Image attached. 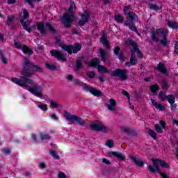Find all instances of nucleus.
Segmentation results:
<instances>
[{
  "mask_svg": "<svg viewBox=\"0 0 178 178\" xmlns=\"http://www.w3.org/2000/svg\"><path fill=\"white\" fill-rule=\"evenodd\" d=\"M30 69L31 68H29L27 65H24V61L23 67L20 72L22 76H19V79L11 78V81L19 87H25L26 88H28L29 84L31 85V87L32 88H29L28 91L32 93L33 95L41 98L42 97V92L38 90V84L33 79H31V77H33L34 72L30 70Z\"/></svg>",
  "mask_w": 178,
  "mask_h": 178,
  "instance_id": "obj_1",
  "label": "nucleus"
},
{
  "mask_svg": "<svg viewBox=\"0 0 178 178\" xmlns=\"http://www.w3.org/2000/svg\"><path fill=\"white\" fill-rule=\"evenodd\" d=\"M169 35V29L165 28H159L156 30L151 31V40L154 42H158L161 37L162 38L160 41V44H162L163 47H168V35ZM158 35V37H156Z\"/></svg>",
  "mask_w": 178,
  "mask_h": 178,
  "instance_id": "obj_2",
  "label": "nucleus"
},
{
  "mask_svg": "<svg viewBox=\"0 0 178 178\" xmlns=\"http://www.w3.org/2000/svg\"><path fill=\"white\" fill-rule=\"evenodd\" d=\"M19 23L22 26L24 30H26L27 33H31V29H37V30H38V31L42 35H47V30L45 29V25L44 24V21L38 22L37 24L32 25L31 28H29V25H27V22H26L23 19H19Z\"/></svg>",
  "mask_w": 178,
  "mask_h": 178,
  "instance_id": "obj_3",
  "label": "nucleus"
},
{
  "mask_svg": "<svg viewBox=\"0 0 178 178\" xmlns=\"http://www.w3.org/2000/svg\"><path fill=\"white\" fill-rule=\"evenodd\" d=\"M137 15L136 13L131 11L127 13V21L124 22L125 27H129L131 31H134L138 35H141L136 26V19H137Z\"/></svg>",
  "mask_w": 178,
  "mask_h": 178,
  "instance_id": "obj_4",
  "label": "nucleus"
},
{
  "mask_svg": "<svg viewBox=\"0 0 178 178\" xmlns=\"http://www.w3.org/2000/svg\"><path fill=\"white\" fill-rule=\"evenodd\" d=\"M73 9H77L76 7V3H74V1H70V8L68 9L69 13H65L63 16V24L65 29H70V27H72V24L73 23L72 16H74Z\"/></svg>",
  "mask_w": 178,
  "mask_h": 178,
  "instance_id": "obj_5",
  "label": "nucleus"
},
{
  "mask_svg": "<svg viewBox=\"0 0 178 178\" xmlns=\"http://www.w3.org/2000/svg\"><path fill=\"white\" fill-rule=\"evenodd\" d=\"M60 48L63 51L67 52L69 55H72V54H77L79 51H81V44L80 43H76L74 45L73 44H61Z\"/></svg>",
  "mask_w": 178,
  "mask_h": 178,
  "instance_id": "obj_6",
  "label": "nucleus"
},
{
  "mask_svg": "<svg viewBox=\"0 0 178 178\" xmlns=\"http://www.w3.org/2000/svg\"><path fill=\"white\" fill-rule=\"evenodd\" d=\"M111 77H119L121 81L129 80V70L127 69L116 68L114 72L111 73Z\"/></svg>",
  "mask_w": 178,
  "mask_h": 178,
  "instance_id": "obj_7",
  "label": "nucleus"
},
{
  "mask_svg": "<svg viewBox=\"0 0 178 178\" xmlns=\"http://www.w3.org/2000/svg\"><path fill=\"white\" fill-rule=\"evenodd\" d=\"M64 116L66 118L67 120L71 122L72 123H74V122H77L79 126H86V121L83 120V119L76 115H70V113L64 111Z\"/></svg>",
  "mask_w": 178,
  "mask_h": 178,
  "instance_id": "obj_8",
  "label": "nucleus"
},
{
  "mask_svg": "<svg viewBox=\"0 0 178 178\" xmlns=\"http://www.w3.org/2000/svg\"><path fill=\"white\" fill-rule=\"evenodd\" d=\"M90 129L92 131H102V133H108V128L104 124L98 120L95 121L90 124Z\"/></svg>",
  "mask_w": 178,
  "mask_h": 178,
  "instance_id": "obj_9",
  "label": "nucleus"
},
{
  "mask_svg": "<svg viewBox=\"0 0 178 178\" xmlns=\"http://www.w3.org/2000/svg\"><path fill=\"white\" fill-rule=\"evenodd\" d=\"M90 15L91 13L90 10H86L84 11V13L81 15V19L78 22V24L80 26V27H83V26H86V23H88Z\"/></svg>",
  "mask_w": 178,
  "mask_h": 178,
  "instance_id": "obj_10",
  "label": "nucleus"
},
{
  "mask_svg": "<svg viewBox=\"0 0 178 178\" xmlns=\"http://www.w3.org/2000/svg\"><path fill=\"white\" fill-rule=\"evenodd\" d=\"M24 65L27 66L29 69H33L35 72H38L39 73H42L44 70L40 65H34L30 62V60L27 57L24 58Z\"/></svg>",
  "mask_w": 178,
  "mask_h": 178,
  "instance_id": "obj_11",
  "label": "nucleus"
},
{
  "mask_svg": "<svg viewBox=\"0 0 178 178\" xmlns=\"http://www.w3.org/2000/svg\"><path fill=\"white\" fill-rule=\"evenodd\" d=\"M50 54L51 56H54V58H57V60H62L63 62H66L67 60V58L65 55L62 54L60 51L58 50L53 49L50 51Z\"/></svg>",
  "mask_w": 178,
  "mask_h": 178,
  "instance_id": "obj_12",
  "label": "nucleus"
},
{
  "mask_svg": "<svg viewBox=\"0 0 178 178\" xmlns=\"http://www.w3.org/2000/svg\"><path fill=\"white\" fill-rule=\"evenodd\" d=\"M120 52V47L119 46H117L115 47H114L113 49V54H114V56L116 59H119L120 62H124V55Z\"/></svg>",
  "mask_w": 178,
  "mask_h": 178,
  "instance_id": "obj_13",
  "label": "nucleus"
},
{
  "mask_svg": "<svg viewBox=\"0 0 178 178\" xmlns=\"http://www.w3.org/2000/svg\"><path fill=\"white\" fill-rule=\"evenodd\" d=\"M156 70H157V72H160L162 74L169 76V74H168V68H166V66H165V63L162 62L158 63Z\"/></svg>",
  "mask_w": 178,
  "mask_h": 178,
  "instance_id": "obj_14",
  "label": "nucleus"
},
{
  "mask_svg": "<svg viewBox=\"0 0 178 178\" xmlns=\"http://www.w3.org/2000/svg\"><path fill=\"white\" fill-rule=\"evenodd\" d=\"M99 41L102 44H103V47L106 49H111V45H109V42L108 41V39L106 38L105 33H102Z\"/></svg>",
  "mask_w": 178,
  "mask_h": 178,
  "instance_id": "obj_15",
  "label": "nucleus"
},
{
  "mask_svg": "<svg viewBox=\"0 0 178 178\" xmlns=\"http://www.w3.org/2000/svg\"><path fill=\"white\" fill-rule=\"evenodd\" d=\"M81 69H83V57H79L76 59V62L74 67V70L75 72H79Z\"/></svg>",
  "mask_w": 178,
  "mask_h": 178,
  "instance_id": "obj_16",
  "label": "nucleus"
},
{
  "mask_svg": "<svg viewBox=\"0 0 178 178\" xmlns=\"http://www.w3.org/2000/svg\"><path fill=\"white\" fill-rule=\"evenodd\" d=\"M101 63V61L98 58H93L89 63H88V66L89 67H98Z\"/></svg>",
  "mask_w": 178,
  "mask_h": 178,
  "instance_id": "obj_17",
  "label": "nucleus"
},
{
  "mask_svg": "<svg viewBox=\"0 0 178 178\" xmlns=\"http://www.w3.org/2000/svg\"><path fill=\"white\" fill-rule=\"evenodd\" d=\"M121 130H123L127 136H131V137H136L137 136L136 131L129 127H121Z\"/></svg>",
  "mask_w": 178,
  "mask_h": 178,
  "instance_id": "obj_18",
  "label": "nucleus"
},
{
  "mask_svg": "<svg viewBox=\"0 0 178 178\" xmlns=\"http://www.w3.org/2000/svg\"><path fill=\"white\" fill-rule=\"evenodd\" d=\"M108 155H113V156L118 158L120 161H126V156L123 154L118 152H109Z\"/></svg>",
  "mask_w": 178,
  "mask_h": 178,
  "instance_id": "obj_19",
  "label": "nucleus"
},
{
  "mask_svg": "<svg viewBox=\"0 0 178 178\" xmlns=\"http://www.w3.org/2000/svg\"><path fill=\"white\" fill-rule=\"evenodd\" d=\"M131 160L136 166H139L140 168L144 166V161H141V159L138 158H136V156H131Z\"/></svg>",
  "mask_w": 178,
  "mask_h": 178,
  "instance_id": "obj_20",
  "label": "nucleus"
},
{
  "mask_svg": "<svg viewBox=\"0 0 178 178\" xmlns=\"http://www.w3.org/2000/svg\"><path fill=\"white\" fill-rule=\"evenodd\" d=\"M151 102H152L153 106H155V108L156 109H159V111H165V109H166V108L163 105H162L161 104H158V102H155V99H151Z\"/></svg>",
  "mask_w": 178,
  "mask_h": 178,
  "instance_id": "obj_21",
  "label": "nucleus"
},
{
  "mask_svg": "<svg viewBox=\"0 0 178 178\" xmlns=\"http://www.w3.org/2000/svg\"><path fill=\"white\" fill-rule=\"evenodd\" d=\"M129 45H131V47H133V49H131V51L138 52L140 50V48H138V44H137V42H136V41L130 40L129 41Z\"/></svg>",
  "mask_w": 178,
  "mask_h": 178,
  "instance_id": "obj_22",
  "label": "nucleus"
},
{
  "mask_svg": "<svg viewBox=\"0 0 178 178\" xmlns=\"http://www.w3.org/2000/svg\"><path fill=\"white\" fill-rule=\"evenodd\" d=\"M148 170L149 172H151V173H158L159 175L161 174L162 172L161 171V168H159V165H157L156 167H154L155 168H154V167L152 165H148Z\"/></svg>",
  "mask_w": 178,
  "mask_h": 178,
  "instance_id": "obj_23",
  "label": "nucleus"
},
{
  "mask_svg": "<svg viewBox=\"0 0 178 178\" xmlns=\"http://www.w3.org/2000/svg\"><path fill=\"white\" fill-rule=\"evenodd\" d=\"M108 111H116V100L115 99H110V105L107 106Z\"/></svg>",
  "mask_w": 178,
  "mask_h": 178,
  "instance_id": "obj_24",
  "label": "nucleus"
},
{
  "mask_svg": "<svg viewBox=\"0 0 178 178\" xmlns=\"http://www.w3.org/2000/svg\"><path fill=\"white\" fill-rule=\"evenodd\" d=\"M138 63V60L136 58H130L129 62L125 63V66L130 67L131 66H136Z\"/></svg>",
  "mask_w": 178,
  "mask_h": 178,
  "instance_id": "obj_25",
  "label": "nucleus"
},
{
  "mask_svg": "<svg viewBox=\"0 0 178 178\" xmlns=\"http://www.w3.org/2000/svg\"><path fill=\"white\" fill-rule=\"evenodd\" d=\"M114 20L117 22L119 24H122L124 23V17L122 16L120 14H116L114 15Z\"/></svg>",
  "mask_w": 178,
  "mask_h": 178,
  "instance_id": "obj_26",
  "label": "nucleus"
},
{
  "mask_svg": "<svg viewBox=\"0 0 178 178\" xmlns=\"http://www.w3.org/2000/svg\"><path fill=\"white\" fill-rule=\"evenodd\" d=\"M22 51L25 55H33V50L26 44H24Z\"/></svg>",
  "mask_w": 178,
  "mask_h": 178,
  "instance_id": "obj_27",
  "label": "nucleus"
},
{
  "mask_svg": "<svg viewBox=\"0 0 178 178\" xmlns=\"http://www.w3.org/2000/svg\"><path fill=\"white\" fill-rule=\"evenodd\" d=\"M90 94H92V95H94V97H102V92L95 88H93L90 90Z\"/></svg>",
  "mask_w": 178,
  "mask_h": 178,
  "instance_id": "obj_28",
  "label": "nucleus"
},
{
  "mask_svg": "<svg viewBox=\"0 0 178 178\" xmlns=\"http://www.w3.org/2000/svg\"><path fill=\"white\" fill-rule=\"evenodd\" d=\"M167 25L170 29H172V30L178 29V24L176 22H172V21L169 20L168 22Z\"/></svg>",
  "mask_w": 178,
  "mask_h": 178,
  "instance_id": "obj_29",
  "label": "nucleus"
},
{
  "mask_svg": "<svg viewBox=\"0 0 178 178\" xmlns=\"http://www.w3.org/2000/svg\"><path fill=\"white\" fill-rule=\"evenodd\" d=\"M150 91L152 92L153 95H156V91L159 90V85L158 83L150 86Z\"/></svg>",
  "mask_w": 178,
  "mask_h": 178,
  "instance_id": "obj_30",
  "label": "nucleus"
},
{
  "mask_svg": "<svg viewBox=\"0 0 178 178\" xmlns=\"http://www.w3.org/2000/svg\"><path fill=\"white\" fill-rule=\"evenodd\" d=\"M40 138L42 141H44L45 140H51V136L47 134V132L40 133Z\"/></svg>",
  "mask_w": 178,
  "mask_h": 178,
  "instance_id": "obj_31",
  "label": "nucleus"
},
{
  "mask_svg": "<svg viewBox=\"0 0 178 178\" xmlns=\"http://www.w3.org/2000/svg\"><path fill=\"white\" fill-rule=\"evenodd\" d=\"M97 69L99 73H108V74H109V70H108V68L105 67V66H104L102 65H98Z\"/></svg>",
  "mask_w": 178,
  "mask_h": 178,
  "instance_id": "obj_32",
  "label": "nucleus"
},
{
  "mask_svg": "<svg viewBox=\"0 0 178 178\" xmlns=\"http://www.w3.org/2000/svg\"><path fill=\"white\" fill-rule=\"evenodd\" d=\"M159 98L162 102H164V101H166V99H168V95H166V93H165V92L161 90L159 93Z\"/></svg>",
  "mask_w": 178,
  "mask_h": 178,
  "instance_id": "obj_33",
  "label": "nucleus"
},
{
  "mask_svg": "<svg viewBox=\"0 0 178 178\" xmlns=\"http://www.w3.org/2000/svg\"><path fill=\"white\" fill-rule=\"evenodd\" d=\"M49 152L54 159H56V161H59V159H60V157H59V155H58V152L51 149L49 150Z\"/></svg>",
  "mask_w": 178,
  "mask_h": 178,
  "instance_id": "obj_34",
  "label": "nucleus"
},
{
  "mask_svg": "<svg viewBox=\"0 0 178 178\" xmlns=\"http://www.w3.org/2000/svg\"><path fill=\"white\" fill-rule=\"evenodd\" d=\"M149 8L151 10H155L156 12H158V10H161V9H162V8H160L159 6L152 3H149Z\"/></svg>",
  "mask_w": 178,
  "mask_h": 178,
  "instance_id": "obj_35",
  "label": "nucleus"
},
{
  "mask_svg": "<svg viewBox=\"0 0 178 178\" xmlns=\"http://www.w3.org/2000/svg\"><path fill=\"white\" fill-rule=\"evenodd\" d=\"M45 27L46 29H47V30H49V31H50V33H56V29L54 28V26H52V24H51V23L49 22L46 23Z\"/></svg>",
  "mask_w": 178,
  "mask_h": 178,
  "instance_id": "obj_36",
  "label": "nucleus"
},
{
  "mask_svg": "<svg viewBox=\"0 0 178 178\" xmlns=\"http://www.w3.org/2000/svg\"><path fill=\"white\" fill-rule=\"evenodd\" d=\"M167 101L170 104H175L176 102V97L173 95H168L167 96Z\"/></svg>",
  "mask_w": 178,
  "mask_h": 178,
  "instance_id": "obj_37",
  "label": "nucleus"
},
{
  "mask_svg": "<svg viewBox=\"0 0 178 178\" xmlns=\"http://www.w3.org/2000/svg\"><path fill=\"white\" fill-rule=\"evenodd\" d=\"M38 108L41 109V111H43L45 112V111H48V107L47 106V104H42L41 102H37L36 104Z\"/></svg>",
  "mask_w": 178,
  "mask_h": 178,
  "instance_id": "obj_38",
  "label": "nucleus"
},
{
  "mask_svg": "<svg viewBox=\"0 0 178 178\" xmlns=\"http://www.w3.org/2000/svg\"><path fill=\"white\" fill-rule=\"evenodd\" d=\"M159 165L161 166V168H162L163 169H168L170 168L169 164L163 161V160H160L159 161Z\"/></svg>",
  "mask_w": 178,
  "mask_h": 178,
  "instance_id": "obj_39",
  "label": "nucleus"
},
{
  "mask_svg": "<svg viewBox=\"0 0 178 178\" xmlns=\"http://www.w3.org/2000/svg\"><path fill=\"white\" fill-rule=\"evenodd\" d=\"M22 12H23L22 18L24 20H27V19L30 18V13H29V11L27 10V9L23 8Z\"/></svg>",
  "mask_w": 178,
  "mask_h": 178,
  "instance_id": "obj_40",
  "label": "nucleus"
},
{
  "mask_svg": "<svg viewBox=\"0 0 178 178\" xmlns=\"http://www.w3.org/2000/svg\"><path fill=\"white\" fill-rule=\"evenodd\" d=\"M0 58L1 59V62L4 63V65H6L8 63V58L5 57V55H3V51L0 49Z\"/></svg>",
  "mask_w": 178,
  "mask_h": 178,
  "instance_id": "obj_41",
  "label": "nucleus"
},
{
  "mask_svg": "<svg viewBox=\"0 0 178 178\" xmlns=\"http://www.w3.org/2000/svg\"><path fill=\"white\" fill-rule=\"evenodd\" d=\"M154 130L156 131V133H159V134H162V133H163V129L161 127V125H159V124H156L154 125Z\"/></svg>",
  "mask_w": 178,
  "mask_h": 178,
  "instance_id": "obj_42",
  "label": "nucleus"
},
{
  "mask_svg": "<svg viewBox=\"0 0 178 178\" xmlns=\"http://www.w3.org/2000/svg\"><path fill=\"white\" fill-rule=\"evenodd\" d=\"M100 58L102 59L103 61H105L106 59V51L102 49L99 50Z\"/></svg>",
  "mask_w": 178,
  "mask_h": 178,
  "instance_id": "obj_43",
  "label": "nucleus"
},
{
  "mask_svg": "<svg viewBox=\"0 0 178 178\" xmlns=\"http://www.w3.org/2000/svg\"><path fill=\"white\" fill-rule=\"evenodd\" d=\"M45 66H46L47 69H48L49 70H52V72H55V70H56V67L54 64L46 63Z\"/></svg>",
  "mask_w": 178,
  "mask_h": 178,
  "instance_id": "obj_44",
  "label": "nucleus"
},
{
  "mask_svg": "<svg viewBox=\"0 0 178 178\" xmlns=\"http://www.w3.org/2000/svg\"><path fill=\"white\" fill-rule=\"evenodd\" d=\"M86 77L88 79H95V72L94 71H87L86 72Z\"/></svg>",
  "mask_w": 178,
  "mask_h": 178,
  "instance_id": "obj_45",
  "label": "nucleus"
},
{
  "mask_svg": "<svg viewBox=\"0 0 178 178\" xmlns=\"http://www.w3.org/2000/svg\"><path fill=\"white\" fill-rule=\"evenodd\" d=\"M92 87H91V86L90 85H87V83H85L83 87V91H85L86 92H91V90H92Z\"/></svg>",
  "mask_w": 178,
  "mask_h": 178,
  "instance_id": "obj_46",
  "label": "nucleus"
},
{
  "mask_svg": "<svg viewBox=\"0 0 178 178\" xmlns=\"http://www.w3.org/2000/svg\"><path fill=\"white\" fill-rule=\"evenodd\" d=\"M148 134L153 140H156V133L152 129H149Z\"/></svg>",
  "mask_w": 178,
  "mask_h": 178,
  "instance_id": "obj_47",
  "label": "nucleus"
},
{
  "mask_svg": "<svg viewBox=\"0 0 178 178\" xmlns=\"http://www.w3.org/2000/svg\"><path fill=\"white\" fill-rule=\"evenodd\" d=\"M15 20V16L8 17L7 22H6V26L8 27H10L12 26V22Z\"/></svg>",
  "mask_w": 178,
  "mask_h": 178,
  "instance_id": "obj_48",
  "label": "nucleus"
},
{
  "mask_svg": "<svg viewBox=\"0 0 178 178\" xmlns=\"http://www.w3.org/2000/svg\"><path fill=\"white\" fill-rule=\"evenodd\" d=\"M106 147H108V148H113L114 145L113 140L112 139L107 140L106 143Z\"/></svg>",
  "mask_w": 178,
  "mask_h": 178,
  "instance_id": "obj_49",
  "label": "nucleus"
},
{
  "mask_svg": "<svg viewBox=\"0 0 178 178\" xmlns=\"http://www.w3.org/2000/svg\"><path fill=\"white\" fill-rule=\"evenodd\" d=\"M161 88H163V90H169V86L168 84V82H166V81H163L161 84Z\"/></svg>",
  "mask_w": 178,
  "mask_h": 178,
  "instance_id": "obj_50",
  "label": "nucleus"
},
{
  "mask_svg": "<svg viewBox=\"0 0 178 178\" xmlns=\"http://www.w3.org/2000/svg\"><path fill=\"white\" fill-rule=\"evenodd\" d=\"M170 105L172 112H177V104L173 103Z\"/></svg>",
  "mask_w": 178,
  "mask_h": 178,
  "instance_id": "obj_51",
  "label": "nucleus"
},
{
  "mask_svg": "<svg viewBox=\"0 0 178 178\" xmlns=\"http://www.w3.org/2000/svg\"><path fill=\"white\" fill-rule=\"evenodd\" d=\"M152 161L153 162V165L154 167L156 166H159V161H161V159H154V158H152Z\"/></svg>",
  "mask_w": 178,
  "mask_h": 178,
  "instance_id": "obj_52",
  "label": "nucleus"
},
{
  "mask_svg": "<svg viewBox=\"0 0 178 178\" xmlns=\"http://www.w3.org/2000/svg\"><path fill=\"white\" fill-rule=\"evenodd\" d=\"M73 83H74V84H77V86H83L84 84V83L81 81H80V79H73L72 80Z\"/></svg>",
  "mask_w": 178,
  "mask_h": 178,
  "instance_id": "obj_53",
  "label": "nucleus"
},
{
  "mask_svg": "<svg viewBox=\"0 0 178 178\" xmlns=\"http://www.w3.org/2000/svg\"><path fill=\"white\" fill-rule=\"evenodd\" d=\"M14 45L17 49H23V45L16 41L14 42Z\"/></svg>",
  "mask_w": 178,
  "mask_h": 178,
  "instance_id": "obj_54",
  "label": "nucleus"
},
{
  "mask_svg": "<svg viewBox=\"0 0 178 178\" xmlns=\"http://www.w3.org/2000/svg\"><path fill=\"white\" fill-rule=\"evenodd\" d=\"M26 1L27 2V3H29L32 9H34V8H35L34 3H33V2H35V0H26Z\"/></svg>",
  "mask_w": 178,
  "mask_h": 178,
  "instance_id": "obj_55",
  "label": "nucleus"
},
{
  "mask_svg": "<svg viewBox=\"0 0 178 178\" xmlns=\"http://www.w3.org/2000/svg\"><path fill=\"white\" fill-rule=\"evenodd\" d=\"M129 9H131V6L129 5V6H126L124 7V9H123V12L124 13V15H127V12H129Z\"/></svg>",
  "mask_w": 178,
  "mask_h": 178,
  "instance_id": "obj_56",
  "label": "nucleus"
},
{
  "mask_svg": "<svg viewBox=\"0 0 178 178\" xmlns=\"http://www.w3.org/2000/svg\"><path fill=\"white\" fill-rule=\"evenodd\" d=\"M10 152H12V150L9 148L3 149V154H4V155H10Z\"/></svg>",
  "mask_w": 178,
  "mask_h": 178,
  "instance_id": "obj_57",
  "label": "nucleus"
},
{
  "mask_svg": "<svg viewBox=\"0 0 178 178\" xmlns=\"http://www.w3.org/2000/svg\"><path fill=\"white\" fill-rule=\"evenodd\" d=\"M56 40V44H58V45H59L60 48L61 47V45H64L65 44H62V42L60 41V38L56 37L55 38Z\"/></svg>",
  "mask_w": 178,
  "mask_h": 178,
  "instance_id": "obj_58",
  "label": "nucleus"
},
{
  "mask_svg": "<svg viewBox=\"0 0 178 178\" xmlns=\"http://www.w3.org/2000/svg\"><path fill=\"white\" fill-rule=\"evenodd\" d=\"M136 56H137V58H139V59H143V58H144V56L143 55L141 50H139L138 51H137Z\"/></svg>",
  "mask_w": 178,
  "mask_h": 178,
  "instance_id": "obj_59",
  "label": "nucleus"
},
{
  "mask_svg": "<svg viewBox=\"0 0 178 178\" xmlns=\"http://www.w3.org/2000/svg\"><path fill=\"white\" fill-rule=\"evenodd\" d=\"M122 94L123 95H124V97H127L128 99H130V94L129 93V92H127V90H122Z\"/></svg>",
  "mask_w": 178,
  "mask_h": 178,
  "instance_id": "obj_60",
  "label": "nucleus"
},
{
  "mask_svg": "<svg viewBox=\"0 0 178 178\" xmlns=\"http://www.w3.org/2000/svg\"><path fill=\"white\" fill-rule=\"evenodd\" d=\"M58 178H66V175L63 172H60L58 175Z\"/></svg>",
  "mask_w": 178,
  "mask_h": 178,
  "instance_id": "obj_61",
  "label": "nucleus"
},
{
  "mask_svg": "<svg viewBox=\"0 0 178 178\" xmlns=\"http://www.w3.org/2000/svg\"><path fill=\"white\" fill-rule=\"evenodd\" d=\"M159 124L161 125V127L163 129H165L166 128V123H165V122L163 120H161L159 122Z\"/></svg>",
  "mask_w": 178,
  "mask_h": 178,
  "instance_id": "obj_62",
  "label": "nucleus"
},
{
  "mask_svg": "<svg viewBox=\"0 0 178 178\" xmlns=\"http://www.w3.org/2000/svg\"><path fill=\"white\" fill-rule=\"evenodd\" d=\"M174 51H175V54L177 55L178 54V42H175Z\"/></svg>",
  "mask_w": 178,
  "mask_h": 178,
  "instance_id": "obj_63",
  "label": "nucleus"
},
{
  "mask_svg": "<svg viewBox=\"0 0 178 178\" xmlns=\"http://www.w3.org/2000/svg\"><path fill=\"white\" fill-rule=\"evenodd\" d=\"M160 176L162 178H170V177H169V176H168V175H166V173H164V172H161L160 174Z\"/></svg>",
  "mask_w": 178,
  "mask_h": 178,
  "instance_id": "obj_64",
  "label": "nucleus"
}]
</instances>
